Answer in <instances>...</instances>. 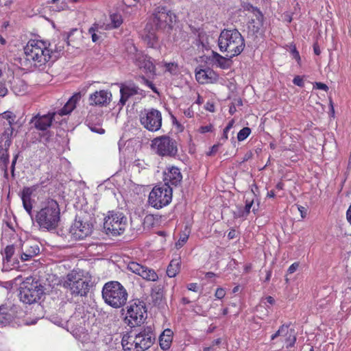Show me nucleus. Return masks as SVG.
<instances>
[{
	"mask_svg": "<svg viewBox=\"0 0 351 351\" xmlns=\"http://www.w3.org/2000/svg\"><path fill=\"white\" fill-rule=\"evenodd\" d=\"M234 124V119H232L231 121H230L228 123V125L226 126L225 129L226 130H228L230 131L232 128L233 127Z\"/></svg>",
	"mask_w": 351,
	"mask_h": 351,
	"instance_id": "338daca9",
	"label": "nucleus"
},
{
	"mask_svg": "<svg viewBox=\"0 0 351 351\" xmlns=\"http://www.w3.org/2000/svg\"><path fill=\"white\" fill-rule=\"evenodd\" d=\"M213 126L212 124L201 126L199 129V132L202 134L210 132L213 131Z\"/></svg>",
	"mask_w": 351,
	"mask_h": 351,
	"instance_id": "a18cd8bd",
	"label": "nucleus"
},
{
	"mask_svg": "<svg viewBox=\"0 0 351 351\" xmlns=\"http://www.w3.org/2000/svg\"><path fill=\"white\" fill-rule=\"evenodd\" d=\"M171 199V187L162 184L153 188L148 197V203L153 208L160 209L169 204Z\"/></svg>",
	"mask_w": 351,
	"mask_h": 351,
	"instance_id": "6e6552de",
	"label": "nucleus"
},
{
	"mask_svg": "<svg viewBox=\"0 0 351 351\" xmlns=\"http://www.w3.org/2000/svg\"><path fill=\"white\" fill-rule=\"evenodd\" d=\"M140 122L150 132L158 131L162 126L161 112L154 108L145 109L140 114Z\"/></svg>",
	"mask_w": 351,
	"mask_h": 351,
	"instance_id": "f8f14e48",
	"label": "nucleus"
},
{
	"mask_svg": "<svg viewBox=\"0 0 351 351\" xmlns=\"http://www.w3.org/2000/svg\"><path fill=\"white\" fill-rule=\"evenodd\" d=\"M278 337L284 339V341L286 343V348H290L294 346L296 341V337L294 333V330L289 328L288 325L283 324L279 329L271 335V341H275Z\"/></svg>",
	"mask_w": 351,
	"mask_h": 351,
	"instance_id": "a211bd4d",
	"label": "nucleus"
},
{
	"mask_svg": "<svg viewBox=\"0 0 351 351\" xmlns=\"http://www.w3.org/2000/svg\"><path fill=\"white\" fill-rule=\"evenodd\" d=\"M291 53L293 55V58L295 59L297 61H299L300 60L299 52L296 50L295 48L291 50Z\"/></svg>",
	"mask_w": 351,
	"mask_h": 351,
	"instance_id": "052dcab7",
	"label": "nucleus"
},
{
	"mask_svg": "<svg viewBox=\"0 0 351 351\" xmlns=\"http://www.w3.org/2000/svg\"><path fill=\"white\" fill-rule=\"evenodd\" d=\"M218 46L221 52L227 53V57L232 58L243 51L245 40L237 29H223L219 36Z\"/></svg>",
	"mask_w": 351,
	"mask_h": 351,
	"instance_id": "20e7f679",
	"label": "nucleus"
},
{
	"mask_svg": "<svg viewBox=\"0 0 351 351\" xmlns=\"http://www.w3.org/2000/svg\"><path fill=\"white\" fill-rule=\"evenodd\" d=\"M254 14L255 18L251 19L248 27L254 33H257L263 25V15L258 10H254Z\"/></svg>",
	"mask_w": 351,
	"mask_h": 351,
	"instance_id": "cd10ccee",
	"label": "nucleus"
},
{
	"mask_svg": "<svg viewBox=\"0 0 351 351\" xmlns=\"http://www.w3.org/2000/svg\"><path fill=\"white\" fill-rule=\"evenodd\" d=\"M212 58L215 63L217 64V66L221 69H228L230 66L229 60L231 58H226L221 56L217 52L213 51Z\"/></svg>",
	"mask_w": 351,
	"mask_h": 351,
	"instance_id": "7c9ffc66",
	"label": "nucleus"
},
{
	"mask_svg": "<svg viewBox=\"0 0 351 351\" xmlns=\"http://www.w3.org/2000/svg\"><path fill=\"white\" fill-rule=\"evenodd\" d=\"M12 77V74L9 69H7L5 67L0 68V77L2 78L3 81L9 80V78Z\"/></svg>",
	"mask_w": 351,
	"mask_h": 351,
	"instance_id": "37998d69",
	"label": "nucleus"
},
{
	"mask_svg": "<svg viewBox=\"0 0 351 351\" xmlns=\"http://www.w3.org/2000/svg\"><path fill=\"white\" fill-rule=\"evenodd\" d=\"M38 189V184L33 185L31 186H25L21 192L26 194L27 196H30L32 197L34 192H36Z\"/></svg>",
	"mask_w": 351,
	"mask_h": 351,
	"instance_id": "79ce46f5",
	"label": "nucleus"
},
{
	"mask_svg": "<svg viewBox=\"0 0 351 351\" xmlns=\"http://www.w3.org/2000/svg\"><path fill=\"white\" fill-rule=\"evenodd\" d=\"M293 83L295 84V85H297L300 87H303L304 85V81H303V79L299 76V75H297L295 76L293 80Z\"/></svg>",
	"mask_w": 351,
	"mask_h": 351,
	"instance_id": "8fccbe9b",
	"label": "nucleus"
},
{
	"mask_svg": "<svg viewBox=\"0 0 351 351\" xmlns=\"http://www.w3.org/2000/svg\"><path fill=\"white\" fill-rule=\"evenodd\" d=\"M265 300L266 301L267 303H268V304H269L271 305L274 304V302H275V300H274V298L271 297V296L266 297Z\"/></svg>",
	"mask_w": 351,
	"mask_h": 351,
	"instance_id": "774afa93",
	"label": "nucleus"
},
{
	"mask_svg": "<svg viewBox=\"0 0 351 351\" xmlns=\"http://www.w3.org/2000/svg\"><path fill=\"white\" fill-rule=\"evenodd\" d=\"M21 258L23 261H29L40 253L39 245L33 240H27L24 241L21 244Z\"/></svg>",
	"mask_w": 351,
	"mask_h": 351,
	"instance_id": "aec40b11",
	"label": "nucleus"
},
{
	"mask_svg": "<svg viewBox=\"0 0 351 351\" xmlns=\"http://www.w3.org/2000/svg\"><path fill=\"white\" fill-rule=\"evenodd\" d=\"M237 237V232L234 229H231L228 234V239H233Z\"/></svg>",
	"mask_w": 351,
	"mask_h": 351,
	"instance_id": "bf43d9fd",
	"label": "nucleus"
},
{
	"mask_svg": "<svg viewBox=\"0 0 351 351\" xmlns=\"http://www.w3.org/2000/svg\"><path fill=\"white\" fill-rule=\"evenodd\" d=\"M314 88L319 90H323L324 91H327L328 90V87L326 84L322 82H315L314 84Z\"/></svg>",
	"mask_w": 351,
	"mask_h": 351,
	"instance_id": "5fc2aeb1",
	"label": "nucleus"
},
{
	"mask_svg": "<svg viewBox=\"0 0 351 351\" xmlns=\"http://www.w3.org/2000/svg\"><path fill=\"white\" fill-rule=\"evenodd\" d=\"M21 197L22 199L23 208L29 215H31L33 208V201L32 199V197L30 196H27L26 194L22 192L21 193Z\"/></svg>",
	"mask_w": 351,
	"mask_h": 351,
	"instance_id": "72a5a7b5",
	"label": "nucleus"
},
{
	"mask_svg": "<svg viewBox=\"0 0 351 351\" xmlns=\"http://www.w3.org/2000/svg\"><path fill=\"white\" fill-rule=\"evenodd\" d=\"M253 200H245V206H243V210L246 212V214L248 215L250 213V209L252 208V206L253 205Z\"/></svg>",
	"mask_w": 351,
	"mask_h": 351,
	"instance_id": "de8ad7c7",
	"label": "nucleus"
},
{
	"mask_svg": "<svg viewBox=\"0 0 351 351\" xmlns=\"http://www.w3.org/2000/svg\"><path fill=\"white\" fill-rule=\"evenodd\" d=\"M152 148L162 157H174L178 153L177 141L167 135H162L152 141Z\"/></svg>",
	"mask_w": 351,
	"mask_h": 351,
	"instance_id": "0eeeda50",
	"label": "nucleus"
},
{
	"mask_svg": "<svg viewBox=\"0 0 351 351\" xmlns=\"http://www.w3.org/2000/svg\"><path fill=\"white\" fill-rule=\"evenodd\" d=\"M120 88L121 98L119 105L123 106L130 97L138 93V88L132 83L118 84Z\"/></svg>",
	"mask_w": 351,
	"mask_h": 351,
	"instance_id": "4be33fe9",
	"label": "nucleus"
},
{
	"mask_svg": "<svg viewBox=\"0 0 351 351\" xmlns=\"http://www.w3.org/2000/svg\"><path fill=\"white\" fill-rule=\"evenodd\" d=\"M44 293L43 286L33 277L29 276L21 284L19 296L22 302L31 304L38 302Z\"/></svg>",
	"mask_w": 351,
	"mask_h": 351,
	"instance_id": "423d86ee",
	"label": "nucleus"
},
{
	"mask_svg": "<svg viewBox=\"0 0 351 351\" xmlns=\"http://www.w3.org/2000/svg\"><path fill=\"white\" fill-rule=\"evenodd\" d=\"M299 267V263L295 262L293 264H291L289 267L288 268L287 273L289 274H291L294 273L298 268Z\"/></svg>",
	"mask_w": 351,
	"mask_h": 351,
	"instance_id": "864d4df0",
	"label": "nucleus"
},
{
	"mask_svg": "<svg viewBox=\"0 0 351 351\" xmlns=\"http://www.w3.org/2000/svg\"><path fill=\"white\" fill-rule=\"evenodd\" d=\"M205 109L211 112H215V108L214 104L211 102H207L205 105Z\"/></svg>",
	"mask_w": 351,
	"mask_h": 351,
	"instance_id": "13d9d810",
	"label": "nucleus"
},
{
	"mask_svg": "<svg viewBox=\"0 0 351 351\" xmlns=\"http://www.w3.org/2000/svg\"><path fill=\"white\" fill-rule=\"evenodd\" d=\"M50 45L49 43L40 39H30L23 48L25 56L20 58V66L23 70L43 69L49 64L52 58Z\"/></svg>",
	"mask_w": 351,
	"mask_h": 351,
	"instance_id": "f257e3e1",
	"label": "nucleus"
},
{
	"mask_svg": "<svg viewBox=\"0 0 351 351\" xmlns=\"http://www.w3.org/2000/svg\"><path fill=\"white\" fill-rule=\"evenodd\" d=\"M188 236L186 234H184L180 237L179 240L176 243V247L177 249L181 248L187 241Z\"/></svg>",
	"mask_w": 351,
	"mask_h": 351,
	"instance_id": "c03bdc74",
	"label": "nucleus"
},
{
	"mask_svg": "<svg viewBox=\"0 0 351 351\" xmlns=\"http://www.w3.org/2000/svg\"><path fill=\"white\" fill-rule=\"evenodd\" d=\"M0 116H1V117L3 119H5L8 121L9 125H12L15 122L16 115L12 112H10V111L4 112Z\"/></svg>",
	"mask_w": 351,
	"mask_h": 351,
	"instance_id": "ea45409f",
	"label": "nucleus"
},
{
	"mask_svg": "<svg viewBox=\"0 0 351 351\" xmlns=\"http://www.w3.org/2000/svg\"><path fill=\"white\" fill-rule=\"evenodd\" d=\"M250 134L251 129L248 127H245L239 132L237 134V139L239 141H243L245 140Z\"/></svg>",
	"mask_w": 351,
	"mask_h": 351,
	"instance_id": "58836bf2",
	"label": "nucleus"
},
{
	"mask_svg": "<svg viewBox=\"0 0 351 351\" xmlns=\"http://www.w3.org/2000/svg\"><path fill=\"white\" fill-rule=\"evenodd\" d=\"M147 317V310L143 302L134 301L128 306L125 320L131 327L143 323Z\"/></svg>",
	"mask_w": 351,
	"mask_h": 351,
	"instance_id": "9b49d317",
	"label": "nucleus"
},
{
	"mask_svg": "<svg viewBox=\"0 0 351 351\" xmlns=\"http://www.w3.org/2000/svg\"><path fill=\"white\" fill-rule=\"evenodd\" d=\"M14 254V247L13 245H8L4 250V258L7 262L11 261V258Z\"/></svg>",
	"mask_w": 351,
	"mask_h": 351,
	"instance_id": "a19ab883",
	"label": "nucleus"
},
{
	"mask_svg": "<svg viewBox=\"0 0 351 351\" xmlns=\"http://www.w3.org/2000/svg\"><path fill=\"white\" fill-rule=\"evenodd\" d=\"M143 81L145 82V84L149 87L152 90H154V92H156V90L155 89V87H154V85L151 82H149V80H146L145 78H143Z\"/></svg>",
	"mask_w": 351,
	"mask_h": 351,
	"instance_id": "680f3d73",
	"label": "nucleus"
},
{
	"mask_svg": "<svg viewBox=\"0 0 351 351\" xmlns=\"http://www.w3.org/2000/svg\"><path fill=\"white\" fill-rule=\"evenodd\" d=\"M93 230V225L87 221L75 219L70 228V233L73 239L82 240L89 236Z\"/></svg>",
	"mask_w": 351,
	"mask_h": 351,
	"instance_id": "4468645a",
	"label": "nucleus"
},
{
	"mask_svg": "<svg viewBox=\"0 0 351 351\" xmlns=\"http://www.w3.org/2000/svg\"><path fill=\"white\" fill-rule=\"evenodd\" d=\"M156 27L150 29L149 25L147 24L145 28V34L143 38L147 42L149 47H154L157 43V36L156 34Z\"/></svg>",
	"mask_w": 351,
	"mask_h": 351,
	"instance_id": "c85d7f7f",
	"label": "nucleus"
},
{
	"mask_svg": "<svg viewBox=\"0 0 351 351\" xmlns=\"http://www.w3.org/2000/svg\"><path fill=\"white\" fill-rule=\"evenodd\" d=\"M197 41L203 48L207 49L209 47V37L204 32H199Z\"/></svg>",
	"mask_w": 351,
	"mask_h": 351,
	"instance_id": "e433bc0d",
	"label": "nucleus"
},
{
	"mask_svg": "<svg viewBox=\"0 0 351 351\" xmlns=\"http://www.w3.org/2000/svg\"><path fill=\"white\" fill-rule=\"evenodd\" d=\"M14 311L10 305L2 304L0 306V326H5L13 319Z\"/></svg>",
	"mask_w": 351,
	"mask_h": 351,
	"instance_id": "393cba45",
	"label": "nucleus"
},
{
	"mask_svg": "<svg viewBox=\"0 0 351 351\" xmlns=\"http://www.w3.org/2000/svg\"><path fill=\"white\" fill-rule=\"evenodd\" d=\"M128 269L147 281L155 282L158 279V276L154 269L136 262H130L128 265Z\"/></svg>",
	"mask_w": 351,
	"mask_h": 351,
	"instance_id": "2eb2a0df",
	"label": "nucleus"
},
{
	"mask_svg": "<svg viewBox=\"0 0 351 351\" xmlns=\"http://www.w3.org/2000/svg\"><path fill=\"white\" fill-rule=\"evenodd\" d=\"M56 115V112H49L43 115L38 113L32 117L29 123L38 130L45 131L51 127Z\"/></svg>",
	"mask_w": 351,
	"mask_h": 351,
	"instance_id": "f3484780",
	"label": "nucleus"
},
{
	"mask_svg": "<svg viewBox=\"0 0 351 351\" xmlns=\"http://www.w3.org/2000/svg\"><path fill=\"white\" fill-rule=\"evenodd\" d=\"M233 216L235 219H242L245 220L248 216L246 212L243 210V206H237L236 210L233 211Z\"/></svg>",
	"mask_w": 351,
	"mask_h": 351,
	"instance_id": "4c0bfd02",
	"label": "nucleus"
},
{
	"mask_svg": "<svg viewBox=\"0 0 351 351\" xmlns=\"http://www.w3.org/2000/svg\"><path fill=\"white\" fill-rule=\"evenodd\" d=\"M101 294L105 303L114 308L124 306L128 297L127 290L118 281H109L105 283Z\"/></svg>",
	"mask_w": 351,
	"mask_h": 351,
	"instance_id": "39448f33",
	"label": "nucleus"
},
{
	"mask_svg": "<svg viewBox=\"0 0 351 351\" xmlns=\"http://www.w3.org/2000/svg\"><path fill=\"white\" fill-rule=\"evenodd\" d=\"M101 116V112H97L96 114H94L93 110L90 109L87 116L86 122L91 131L102 134L105 132V130L101 128L99 125Z\"/></svg>",
	"mask_w": 351,
	"mask_h": 351,
	"instance_id": "5701e85b",
	"label": "nucleus"
},
{
	"mask_svg": "<svg viewBox=\"0 0 351 351\" xmlns=\"http://www.w3.org/2000/svg\"><path fill=\"white\" fill-rule=\"evenodd\" d=\"M127 226V217L123 213L109 211L104 218V228L106 232L120 235Z\"/></svg>",
	"mask_w": 351,
	"mask_h": 351,
	"instance_id": "1a4fd4ad",
	"label": "nucleus"
},
{
	"mask_svg": "<svg viewBox=\"0 0 351 351\" xmlns=\"http://www.w3.org/2000/svg\"><path fill=\"white\" fill-rule=\"evenodd\" d=\"M181 265V258L177 256L173 258L169 264L167 274L169 278H173L179 272Z\"/></svg>",
	"mask_w": 351,
	"mask_h": 351,
	"instance_id": "c756f323",
	"label": "nucleus"
},
{
	"mask_svg": "<svg viewBox=\"0 0 351 351\" xmlns=\"http://www.w3.org/2000/svg\"><path fill=\"white\" fill-rule=\"evenodd\" d=\"M176 18V15L167 8L158 6L154 11L152 21L156 29H165L167 27H171Z\"/></svg>",
	"mask_w": 351,
	"mask_h": 351,
	"instance_id": "ddd939ff",
	"label": "nucleus"
},
{
	"mask_svg": "<svg viewBox=\"0 0 351 351\" xmlns=\"http://www.w3.org/2000/svg\"><path fill=\"white\" fill-rule=\"evenodd\" d=\"M81 97L80 93L74 94L65 104L64 107L58 111V114L62 116L70 114L76 107V104L81 99Z\"/></svg>",
	"mask_w": 351,
	"mask_h": 351,
	"instance_id": "a878e982",
	"label": "nucleus"
},
{
	"mask_svg": "<svg viewBox=\"0 0 351 351\" xmlns=\"http://www.w3.org/2000/svg\"><path fill=\"white\" fill-rule=\"evenodd\" d=\"M1 160L3 162L4 167H5V176H8L7 166H8V163L9 162L8 156L4 155V154L2 155V156L1 157Z\"/></svg>",
	"mask_w": 351,
	"mask_h": 351,
	"instance_id": "603ef678",
	"label": "nucleus"
},
{
	"mask_svg": "<svg viewBox=\"0 0 351 351\" xmlns=\"http://www.w3.org/2000/svg\"><path fill=\"white\" fill-rule=\"evenodd\" d=\"M68 9L69 6L67 5V3L63 1L59 5H57L56 8H53V10L60 12L61 10H65Z\"/></svg>",
	"mask_w": 351,
	"mask_h": 351,
	"instance_id": "09e8293b",
	"label": "nucleus"
},
{
	"mask_svg": "<svg viewBox=\"0 0 351 351\" xmlns=\"http://www.w3.org/2000/svg\"><path fill=\"white\" fill-rule=\"evenodd\" d=\"M133 50L136 53L133 57H132L135 64L147 73L154 74L156 71L155 65L151 60V58L142 53L141 52L137 51L134 46L132 47Z\"/></svg>",
	"mask_w": 351,
	"mask_h": 351,
	"instance_id": "dca6fc26",
	"label": "nucleus"
},
{
	"mask_svg": "<svg viewBox=\"0 0 351 351\" xmlns=\"http://www.w3.org/2000/svg\"><path fill=\"white\" fill-rule=\"evenodd\" d=\"M110 23L106 25L105 29H112L119 28L123 23V17L119 13L110 14Z\"/></svg>",
	"mask_w": 351,
	"mask_h": 351,
	"instance_id": "2f4dec72",
	"label": "nucleus"
},
{
	"mask_svg": "<svg viewBox=\"0 0 351 351\" xmlns=\"http://www.w3.org/2000/svg\"><path fill=\"white\" fill-rule=\"evenodd\" d=\"M195 78L200 84L213 83L218 80V75L212 69H200L195 72Z\"/></svg>",
	"mask_w": 351,
	"mask_h": 351,
	"instance_id": "b1692460",
	"label": "nucleus"
},
{
	"mask_svg": "<svg viewBox=\"0 0 351 351\" xmlns=\"http://www.w3.org/2000/svg\"><path fill=\"white\" fill-rule=\"evenodd\" d=\"M221 146V144L219 143H217V144H215L212 147H211V150H210V155L212 154H215L216 153L218 149H219V147Z\"/></svg>",
	"mask_w": 351,
	"mask_h": 351,
	"instance_id": "0e129e2a",
	"label": "nucleus"
},
{
	"mask_svg": "<svg viewBox=\"0 0 351 351\" xmlns=\"http://www.w3.org/2000/svg\"><path fill=\"white\" fill-rule=\"evenodd\" d=\"M182 180V175L179 168L171 166L166 168L164 171V185L177 186Z\"/></svg>",
	"mask_w": 351,
	"mask_h": 351,
	"instance_id": "6ab92c4d",
	"label": "nucleus"
},
{
	"mask_svg": "<svg viewBox=\"0 0 351 351\" xmlns=\"http://www.w3.org/2000/svg\"><path fill=\"white\" fill-rule=\"evenodd\" d=\"M228 132H229L228 130H226L225 128L223 129V134H222V136L221 138V140H222L223 142H225L226 141L228 140Z\"/></svg>",
	"mask_w": 351,
	"mask_h": 351,
	"instance_id": "69168bd1",
	"label": "nucleus"
},
{
	"mask_svg": "<svg viewBox=\"0 0 351 351\" xmlns=\"http://www.w3.org/2000/svg\"><path fill=\"white\" fill-rule=\"evenodd\" d=\"M62 284L74 295H85L88 291V282L83 279L80 272L75 270L66 275Z\"/></svg>",
	"mask_w": 351,
	"mask_h": 351,
	"instance_id": "9d476101",
	"label": "nucleus"
},
{
	"mask_svg": "<svg viewBox=\"0 0 351 351\" xmlns=\"http://www.w3.org/2000/svg\"><path fill=\"white\" fill-rule=\"evenodd\" d=\"M13 128L12 127V125H9V128H8L4 133H3V135L8 138H10L12 136V134H13Z\"/></svg>",
	"mask_w": 351,
	"mask_h": 351,
	"instance_id": "6e6d98bb",
	"label": "nucleus"
},
{
	"mask_svg": "<svg viewBox=\"0 0 351 351\" xmlns=\"http://www.w3.org/2000/svg\"><path fill=\"white\" fill-rule=\"evenodd\" d=\"M155 340L152 328L147 326L138 332L131 331L123 336L121 345L124 351H145L149 348Z\"/></svg>",
	"mask_w": 351,
	"mask_h": 351,
	"instance_id": "7ed1b4c3",
	"label": "nucleus"
},
{
	"mask_svg": "<svg viewBox=\"0 0 351 351\" xmlns=\"http://www.w3.org/2000/svg\"><path fill=\"white\" fill-rule=\"evenodd\" d=\"M226 295V291L224 289L221 288V287H219L217 289L216 291H215V296L217 298V299H222L224 298Z\"/></svg>",
	"mask_w": 351,
	"mask_h": 351,
	"instance_id": "49530a36",
	"label": "nucleus"
},
{
	"mask_svg": "<svg viewBox=\"0 0 351 351\" xmlns=\"http://www.w3.org/2000/svg\"><path fill=\"white\" fill-rule=\"evenodd\" d=\"M77 32V29H73L69 34H63L62 35V38L64 40L63 41V43L62 45H58L56 47V49H55V51L56 52H58V53H60L61 51H62L64 50V45L66 44V45H69V37L74 33V32Z\"/></svg>",
	"mask_w": 351,
	"mask_h": 351,
	"instance_id": "c9c22d12",
	"label": "nucleus"
},
{
	"mask_svg": "<svg viewBox=\"0 0 351 351\" xmlns=\"http://www.w3.org/2000/svg\"><path fill=\"white\" fill-rule=\"evenodd\" d=\"M111 97L110 91L106 90L95 91L89 96L90 105L92 106H106L110 104Z\"/></svg>",
	"mask_w": 351,
	"mask_h": 351,
	"instance_id": "412c9836",
	"label": "nucleus"
},
{
	"mask_svg": "<svg viewBox=\"0 0 351 351\" xmlns=\"http://www.w3.org/2000/svg\"><path fill=\"white\" fill-rule=\"evenodd\" d=\"M161 66L165 68V72H168L172 75H178L180 73L179 66L176 62H162Z\"/></svg>",
	"mask_w": 351,
	"mask_h": 351,
	"instance_id": "473e14b6",
	"label": "nucleus"
},
{
	"mask_svg": "<svg viewBox=\"0 0 351 351\" xmlns=\"http://www.w3.org/2000/svg\"><path fill=\"white\" fill-rule=\"evenodd\" d=\"M298 208V210L300 211V213L301 214V217L302 218H304L305 216H306V208L304 206H299Z\"/></svg>",
	"mask_w": 351,
	"mask_h": 351,
	"instance_id": "e2e57ef3",
	"label": "nucleus"
},
{
	"mask_svg": "<svg viewBox=\"0 0 351 351\" xmlns=\"http://www.w3.org/2000/svg\"><path fill=\"white\" fill-rule=\"evenodd\" d=\"M35 221L40 230H56L60 221V208L57 201L47 199L42 202L35 215Z\"/></svg>",
	"mask_w": 351,
	"mask_h": 351,
	"instance_id": "f03ea898",
	"label": "nucleus"
},
{
	"mask_svg": "<svg viewBox=\"0 0 351 351\" xmlns=\"http://www.w3.org/2000/svg\"><path fill=\"white\" fill-rule=\"evenodd\" d=\"M173 340V331L171 329H165L159 337V343L161 349L167 350L171 347Z\"/></svg>",
	"mask_w": 351,
	"mask_h": 351,
	"instance_id": "bb28decb",
	"label": "nucleus"
},
{
	"mask_svg": "<svg viewBox=\"0 0 351 351\" xmlns=\"http://www.w3.org/2000/svg\"><path fill=\"white\" fill-rule=\"evenodd\" d=\"M8 90L5 84L3 82H0V97H5Z\"/></svg>",
	"mask_w": 351,
	"mask_h": 351,
	"instance_id": "3c124183",
	"label": "nucleus"
},
{
	"mask_svg": "<svg viewBox=\"0 0 351 351\" xmlns=\"http://www.w3.org/2000/svg\"><path fill=\"white\" fill-rule=\"evenodd\" d=\"M187 289L189 291L197 292L198 291V285L197 283H194V282L189 283L187 285Z\"/></svg>",
	"mask_w": 351,
	"mask_h": 351,
	"instance_id": "4d7b16f0",
	"label": "nucleus"
},
{
	"mask_svg": "<svg viewBox=\"0 0 351 351\" xmlns=\"http://www.w3.org/2000/svg\"><path fill=\"white\" fill-rule=\"evenodd\" d=\"M101 28V25L95 23L88 29V33L91 35L92 41L93 43H97L100 39L98 33H101L99 31Z\"/></svg>",
	"mask_w": 351,
	"mask_h": 351,
	"instance_id": "f704fd0d",
	"label": "nucleus"
}]
</instances>
